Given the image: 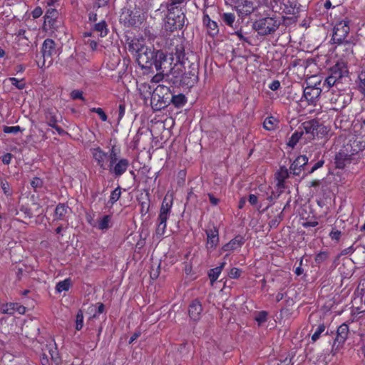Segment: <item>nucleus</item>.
<instances>
[{
  "instance_id": "1",
  "label": "nucleus",
  "mask_w": 365,
  "mask_h": 365,
  "mask_svg": "<svg viewBox=\"0 0 365 365\" xmlns=\"http://www.w3.org/2000/svg\"><path fill=\"white\" fill-rule=\"evenodd\" d=\"M353 131L354 133H349L347 135L341 134L339 136L338 141L341 142L342 145L334 158L337 169H344L365 155V119L361 122L357 120L353 125Z\"/></svg>"
},
{
  "instance_id": "2",
  "label": "nucleus",
  "mask_w": 365,
  "mask_h": 365,
  "mask_svg": "<svg viewBox=\"0 0 365 365\" xmlns=\"http://www.w3.org/2000/svg\"><path fill=\"white\" fill-rule=\"evenodd\" d=\"M136 48L133 47L137 52V62L138 65L145 69H150L153 66L156 71L161 69L163 61H165L166 56L160 50H155L144 45Z\"/></svg>"
},
{
  "instance_id": "3",
  "label": "nucleus",
  "mask_w": 365,
  "mask_h": 365,
  "mask_svg": "<svg viewBox=\"0 0 365 365\" xmlns=\"http://www.w3.org/2000/svg\"><path fill=\"white\" fill-rule=\"evenodd\" d=\"M284 20V16L277 17L275 15L260 17L254 21L252 28L259 36H268L274 34Z\"/></svg>"
},
{
  "instance_id": "4",
  "label": "nucleus",
  "mask_w": 365,
  "mask_h": 365,
  "mask_svg": "<svg viewBox=\"0 0 365 365\" xmlns=\"http://www.w3.org/2000/svg\"><path fill=\"white\" fill-rule=\"evenodd\" d=\"M172 92L168 86L158 85L153 91L150 97V105L155 110H161L170 104Z\"/></svg>"
},
{
  "instance_id": "5",
  "label": "nucleus",
  "mask_w": 365,
  "mask_h": 365,
  "mask_svg": "<svg viewBox=\"0 0 365 365\" xmlns=\"http://www.w3.org/2000/svg\"><path fill=\"white\" fill-rule=\"evenodd\" d=\"M130 166V161L125 158H118L113 147L109 151L108 171L115 178H120L126 173Z\"/></svg>"
},
{
  "instance_id": "6",
  "label": "nucleus",
  "mask_w": 365,
  "mask_h": 365,
  "mask_svg": "<svg viewBox=\"0 0 365 365\" xmlns=\"http://www.w3.org/2000/svg\"><path fill=\"white\" fill-rule=\"evenodd\" d=\"M170 54L172 60L175 61L176 63L182 65L185 68V65L190 63L187 53L185 51L184 41L180 38H176L171 41L169 47Z\"/></svg>"
},
{
  "instance_id": "7",
  "label": "nucleus",
  "mask_w": 365,
  "mask_h": 365,
  "mask_svg": "<svg viewBox=\"0 0 365 365\" xmlns=\"http://www.w3.org/2000/svg\"><path fill=\"white\" fill-rule=\"evenodd\" d=\"M41 52L42 60H36L38 67L41 68L45 67L47 60H48V63L46 66L48 67L53 63V56L57 53L56 43L51 38H46L41 46Z\"/></svg>"
},
{
  "instance_id": "8",
  "label": "nucleus",
  "mask_w": 365,
  "mask_h": 365,
  "mask_svg": "<svg viewBox=\"0 0 365 365\" xmlns=\"http://www.w3.org/2000/svg\"><path fill=\"white\" fill-rule=\"evenodd\" d=\"M349 24L350 20L346 18L335 24L331 39L333 43L339 45L344 43H349L346 38L350 31Z\"/></svg>"
},
{
  "instance_id": "9",
  "label": "nucleus",
  "mask_w": 365,
  "mask_h": 365,
  "mask_svg": "<svg viewBox=\"0 0 365 365\" xmlns=\"http://www.w3.org/2000/svg\"><path fill=\"white\" fill-rule=\"evenodd\" d=\"M135 9L131 10L129 9H123L120 16V21L125 26H137L143 21L140 10L135 5ZM142 11H143L142 9Z\"/></svg>"
},
{
  "instance_id": "10",
  "label": "nucleus",
  "mask_w": 365,
  "mask_h": 365,
  "mask_svg": "<svg viewBox=\"0 0 365 365\" xmlns=\"http://www.w3.org/2000/svg\"><path fill=\"white\" fill-rule=\"evenodd\" d=\"M270 6L273 12L281 14H295L298 12L296 0H272Z\"/></svg>"
},
{
  "instance_id": "11",
  "label": "nucleus",
  "mask_w": 365,
  "mask_h": 365,
  "mask_svg": "<svg viewBox=\"0 0 365 365\" xmlns=\"http://www.w3.org/2000/svg\"><path fill=\"white\" fill-rule=\"evenodd\" d=\"M58 16V11L56 9H48L43 16L44 21L42 26L43 30L49 34H53L56 31L60 24Z\"/></svg>"
},
{
  "instance_id": "12",
  "label": "nucleus",
  "mask_w": 365,
  "mask_h": 365,
  "mask_svg": "<svg viewBox=\"0 0 365 365\" xmlns=\"http://www.w3.org/2000/svg\"><path fill=\"white\" fill-rule=\"evenodd\" d=\"M8 33L15 38L30 34V30L24 21L19 19H14L8 25Z\"/></svg>"
},
{
  "instance_id": "13",
  "label": "nucleus",
  "mask_w": 365,
  "mask_h": 365,
  "mask_svg": "<svg viewBox=\"0 0 365 365\" xmlns=\"http://www.w3.org/2000/svg\"><path fill=\"white\" fill-rule=\"evenodd\" d=\"M91 153L101 170H108L109 153H106L100 147H96L91 149Z\"/></svg>"
},
{
  "instance_id": "14",
  "label": "nucleus",
  "mask_w": 365,
  "mask_h": 365,
  "mask_svg": "<svg viewBox=\"0 0 365 365\" xmlns=\"http://www.w3.org/2000/svg\"><path fill=\"white\" fill-rule=\"evenodd\" d=\"M189 70L181 76L180 84L187 88L192 87L198 81V68L195 63H190Z\"/></svg>"
},
{
  "instance_id": "15",
  "label": "nucleus",
  "mask_w": 365,
  "mask_h": 365,
  "mask_svg": "<svg viewBox=\"0 0 365 365\" xmlns=\"http://www.w3.org/2000/svg\"><path fill=\"white\" fill-rule=\"evenodd\" d=\"M14 48L18 52V55H23L29 51L31 40L29 34L14 38Z\"/></svg>"
},
{
  "instance_id": "16",
  "label": "nucleus",
  "mask_w": 365,
  "mask_h": 365,
  "mask_svg": "<svg viewBox=\"0 0 365 365\" xmlns=\"http://www.w3.org/2000/svg\"><path fill=\"white\" fill-rule=\"evenodd\" d=\"M322 93V88L317 86V84L307 86L303 91V98L309 105H315Z\"/></svg>"
},
{
  "instance_id": "17",
  "label": "nucleus",
  "mask_w": 365,
  "mask_h": 365,
  "mask_svg": "<svg viewBox=\"0 0 365 365\" xmlns=\"http://www.w3.org/2000/svg\"><path fill=\"white\" fill-rule=\"evenodd\" d=\"M234 7L239 15L242 16H249L256 9V6L252 0H240Z\"/></svg>"
},
{
  "instance_id": "18",
  "label": "nucleus",
  "mask_w": 365,
  "mask_h": 365,
  "mask_svg": "<svg viewBox=\"0 0 365 365\" xmlns=\"http://www.w3.org/2000/svg\"><path fill=\"white\" fill-rule=\"evenodd\" d=\"M205 233L207 235L206 248L208 251H212L217 247L220 242L219 230L213 226L212 228L206 230Z\"/></svg>"
},
{
  "instance_id": "19",
  "label": "nucleus",
  "mask_w": 365,
  "mask_h": 365,
  "mask_svg": "<svg viewBox=\"0 0 365 365\" xmlns=\"http://www.w3.org/2000/svg\"><path fill=\"white\" fill-rule=\"evenodd\" d=\"M168 15L166 16L165 21V29L167 30H170V31H173L180 29L182 25L181 23V15L178 14L175 16L174 11H168Z\"/></svg>"
},
{
  "instance_id": "20",
  "label": "nucleus",
  "mask_w": 365,
  "mask_h": 365,
  "mask_svg": "<svg viewBox=\"0 0 365 365\" xmlns=\"http://www.w3.org/2000/svg\"><path fill=\"white\" fill-rule=\"evenodd\" d=\"M246 239L245 236L237 235L233 239L225 244L221 250L223 252H233L240 249L245 244Z\"/></svg>"
},
{
  "instance_id": "21",
  "label": "nucleus",
  "mask_w": 365,
  "mask_h": 365,
  "mask_svg": "<svg viewBox=\"0 0 365 365\" xmlns=\"http://www.w3.org/2000/svg\"><path fill=\"white\" fill-rule=\"evenodd\" d=\"M202 23L206 29L207 35L214 38L219 34V27L216 21L212 20L207 14L204 13Z\"/></svg>"
},
{
  "instance_id": "22",
  "label": "nucleus",
  "mask_w": 365,
  "mask_h": 365,
  "mask_svg": "<svg viewBox=\"0 0 365 365\" xmlns=\"http://www.w3.org/2000/svg\"><path fill=\"white\" fill-rule=\"evenodd\" d=\"M309 159L305 155H299L291 164L289 170L293 175H299L303 168L308 163Z\"/></svg>"
},
{
  "instance_id": "23",
  "label": "nucleus",
  "mask_w": 365,
  "mask_h": 365,
  "mask_svg": "<svg viewBox=\"0 0 365 365\" xmlns=\"http://www.w3.org/2000/svg\"><path fill=\"white\" fill-rule=\"evenodd\" d=\"M290 171L284 165H282L274 174V178L277 180V187L278 189L285 188L286 180L289 177Z\"/></svg>"
},
{
  "instance_id": "24",
  "label": "nucleus",
  "mask_w": 365,
  "mask_h": 365,
  "mask_svg": "<svg viewBox=\"0 0 365 365\" xmlns=\"http://www.w3.org/2000/svg\"><path fill=\"white\" fill-rule=\"evenodd\" d=\"M1 310L2 313L10 315H12L16 312H18L20 314H24L26 312V307L19 305L17 303L10 302L2 304L1 307Z\"/></svg>"
},
{
  "instance_id": "25",
  "label": "nucleus",
  "mask_w": 365,
  "mask_h": 365,
  "mask_svg": "<svg viewBox=\"0 0 365 365\" xmlns=\"http://www.w3.org/2000/svg\"><path fill=\"white\" fill-rule=\"evenodd\" d=\"M318 127V121L315 119L305 121L302 124V128H299V130H303V133L310 135L312 138H315V134H317L316 131Z\"/></svg>"
},
{
  "instance_id": "26",
  "label": "nucleus",
  "mask_w": 365,
  "mask_h": 365,
  "mask_svg": "<svg viewBox=\"0 0 365 365\" xmlns=\"http://www.w3.org/2000/svg\"><path fill=\"white\" fill-rule=\"evenodd\" d=\"M69 209L66 204L58 203L54 211L53 220L56 221L64 220Z\"/></svg>"
},
{
  "instance_id": "27",
  "label": "nucleus",
  "mask_w": 365,
  "mask_h": 365,
  "mask_svg": "<svg viewBox=\"0 0 365 365\" xmlns=\"http://www.w3.org/2000/svg\"><path fill=\"white\" fill-rule=\"evenodd\" d=\"M202 309L200 302L195 299L192 302L189 306V315L193 320H197L200 317Z\"/></svg>"
},
{
  "instance_id": "28",
  "label": "nucleus",
  "mask_w": 365,
  "mask_h": 365,
  "mask_svg": "<svg viewBox=\"0 0 365 365\" xmlns=\"http://www.w3.org/2000/svg\"><path fill=\"white\" fill-rule=\"evenodd\" d=\"M347 72L348 71L345 66H343L339 63H336L330 68L329 73L340 81Z\"/></svg>"
},
{
  "instance_id": "29",
  "label": "nucleus",
  "mask_w": 365,
  "mask_h": 365,
  "mask_svg": "<svg viewBox=\"0 0 365 365\" xmlns=\"http://www.w3.org/2000/svg\"><path fill=\"white\" fill-rule=\"evenodd\" d=\"M349 334V327L346 324H343L339 327L336 332V336L334 341V344L338 343V344H342L346 339L347 338Z\"/></svg>"
},
{
  "instance_id": "30",
  "label": "nucleus",
  "mask_w": 365,
  "mask_h": 365,
  "mask_svg": "<svg viewBox=\"0 0 365 365\" xmlns=\"http://www.w3.org/2000/svg\"><path fill=\"white\" fill-rule=\"evenodd\" d=\"M226 262L223 261L220 263L218 266L215 268L210 269L208 271V277L211 284H213L219 278L222 271L226 265Z\"/></svg>"
},
{
  "instance_id": "31",
  "label": "nucleus",
  "mask_w": 365,
  "mask_h": 365,
  "mask_svg": "<svg viewBox=\"0 0 365 365\" xmlns=\"http://www.w3.org/2000/svg\"><path fill=\"white\" fill-rule=\"evenodd\" d=\"M167 221L168 219L158 217L157 227L155 232L157 239H161L165 235L167 228Z\"/></svg>"
},
{
  "instance_id": "32",
  "label": "nucleus",
  "mask_w": 365,
  "mask_h": 365,
  "mask_svg": "<svg viewBox=\"0 0 365 365\" xmlns=\"http://www.w3.org/2000/svg\"><path fill=\"white\" fill-rule=\"evenodd\" d=\"M279 120L272 116L267 117L263 122V128L267 131H272L278 128Z\"/></svg>"
},
{
  "instance_id": "33",
  "label": "nucleus",
  "mask_w": 365,
  "mask_h": 365,
  "mask_svg": "<svg viewBox=\"0 0 365 365\" xmlns=\"http://www.w3.org/2000/svg\"><path fill=\"white\" fill-rule=\"evenodd\" d=\"M335 127L344 131H346L351 125V123L348 120L346 115L338 117L334 122Z\"/></svg>"
},
{
  "instance_id": "34",
  "label": "nucleus",
  "mask_w": 365,
  "mask_h": 365,
  "mask_svg": "<svg viewBox=\"0 0 365 365\" xmlns=\"http://www.w3.org/2000/svg\"><path fill=\"white\" fill-rule=\"evenodd\" d=\"M187 103V98L182 93L174 95L172 93L170 96V103H172L175 108H180L183 107Z\"/></svg>"
},
{
  "instance_id": "35",
  "label": "nucleus",
  "mask_w": 365,
  "mask_h": 365,
  "mask_svg": "<svg viewBox=\"0 0 365 365\" xmlns=\"http://www.w3.org/2000/svg\"><path fill=\"white\" fill-rule=\"evenodd\" d=\"M44 115L46 120V123L49 127L53 126L54 124L58 123L56 113L53 108H48L45 109Z\"/></svg>"
},
{
  "instance_id": "36",
  "label": "nucleus",
  "mask_w": 365,
  "mask_h": 365,
  "mask_svg": "<svg viewBox=\"0 0 365 365\" xmlns=\"http://www.w3.org/2000/svg\"><path fill=\"white\" fill-rule=\"evenodd\" d=\"M112 216L110 215H106L103 216V217L98 220V228L100 230H106L109 227H110Z\"/></svg>"
},
{
  "instance_id": "37",
  "label": "nucleus",
  "mask_w": 365,
  "mask_h": 365,
  "mask_svg": "<svg viewBox=\"0 0 365 365\" xmlns=\"http://www.w3.org/2000/svg\"><path fill=\"white\" fill-rule=\"evenodd\" d=\"M303 135V130H296L294 131L291 137L289 138L287 142V145L290 148H294L297 143L299 141L300 138Z\"/></svg>"
},
{
  "instance_id": "38",
  "label": "nucleus",
  "mask_w": 365,
  "mask_h": 365,
  "mask_svg": "<svg viewBox=\"0 0 365 365\" xmlns=\"http://www.w3.org/2000/svg\"><path fill=\"white\" fill-rule=\"evenodd\" d=\"M94 30L100 33L101 37H105L108 33V26L104 20L94 25Z\"/></svg>"
},
{
  "instance_id": "39",
  "label": "nucleus",
  "mask_w": 365,
  "mask_h": 365,
  "mask_svg": "<svg viewBox=\"0 0 365 365\" xmlns=\"http://www.w3.org/2000/svg\"><path fill=\"white\" fill-rule=\"evenodd\" d=\"M150 201L149 198V195L147 193L145 195V197L144 200L140 201V214L143 216L145 215L147 213H148L150 210Z\"/></svg>"
},
{
  "instance_id": "40",
  "label": "nucleus",
  "mask_w": 365,
  "mask_h": 365,
  "mask_svg": "<svg viewBox=\"0 0 365 365\" xmlns=\"http://www.w3.org/2000/svg\"><path fill=\"white\" fill-rule=\"evenodd\" d=\"M356 84L359 91L365 96V71L359 73Z\"/></svg>"
},
{
  "instance_id": "41",
  "label": "nucleus",
  "mask_w": 365,
  "mask_h": 365,
  "mask_svg": "<svg viewBox=\"0 0 365 365\" xmlns=\"http://www.w3.org/2000/svg\"><path fill=\"white\" fill-rule=\"evenodd\" d=\"M71 281L69 278L58 282L56 286V293H61L63 291H68L71 287Z\"/></svg>"
},
{
  "instance_id": "42",
  "label": "nucleus",
  "mask_w": 365,
  "mask_h": 365,
  "mask_svg": "<svg viewBox=\"0 0 365 365\" xmlns=\"http://www.w3.org/2000/svg\"><path fill=\"white\" fill-rule=\"evenodd\" d=\"M154 0H135V6L143 10L148 11L153 6Z\"/></svg>"
},
{
  "instance_id": "43",
  "label": "nucleus",
  "mask_w": 365,
  "mask_h": 365,
  "mask_svg": "<svg viewBox=\"0 0 365 365\" xmlns=\"http://www.w3.org/2000/svg\"><path fill=\"white\" fill-rule=\"evenodd\" d=\"M120 196L121 188L120 186H118L111 192L108 203H110L111 205H113L120 199Z\"/></svg>"
},
{
  "instance_id": "44",
  "label": "nucleus",
  "mask_w": 365,
  "mask_h": 365,
  "mask_svg": "<svg viewBox=\"0 0 365 365\" xmlns=\"http://www.w3.org/2000/svg\"><path fill=\"white\" fill-rule=\"evenodd\" d=\"M286 208V206L277 214L273 219L269 222V225L271 228H276L281 221L283 220V211Z\"/></svg>"
},
{
  "instance_id": "45",
  "label": "nucleus",
  "mask_w": 365,
  "mask_h": 365,
  "mask_svg": "<svg viewBox=\"0 0 365 365\" xmlns=\"http://www.w3.org/2000/svg\"><path fill=\"white\" fill-rule=\"evenodd\" d=\"M338 82L339 81L329 73L328 76L326 78L323 83V88L324 89L327 88L328 90H329Z\"/></svg>"
},
{
  "instance_id": "46",
  "label": "nucleus",
  "mask_w": 365,
  "mask_h": 365,
  "mask_svg": "<svg viewBox=\"0 0 365 365\" xmlns=\"http://www.w3.org/2000/svg\"><path fill=\"white\" fill-rule=\"evenodd\" d=\"M9 81L11 82L12 86H15L19 90H23L26 87L24 78L19 80L16 78L10 77L9 78Z\"/></svg>"
},
{
  "instance_id": "47",
  "label": "nucleus",
  "mask_w": 365,
  "mask_h": 365,
  "mask_svg": "<svg viewBox=\"0 0 365 365\" xmlns=\"http://www.w3.org/2000/svg\"><path fill=\"white\" fill-rule=\"evenodd\" d=\"M329 257V252L327 251H321L317 253L314 257L315 262L320 265L324 262Z\"/></svg>"
},
{
  "instance_id": "48",
  "label": "nucleus",
  "mask_w": 365,
  "mask_h": 365,
  "mask_svg": "<svg viewBox=\"0 0 365 365\" xmlns=\"http://www.w3.org/2000/svg\"><path fill=\"white\" fill-rule=\"evenodd\" d=\"M46 349L48 351V353H49L51 359L56 364H59L61 360H60L59 355H58V353L57 351L56 347H53V346L48 347L47 346H46Z\"/></svg>"
},
{
  "instance_id": "49",
  "label": "nucleus",
  "mask_w": 365,
  "mask_h": 365,
  "mask_svg": "<svg viewBox=\"0 0 365 365\" xmlns=\"http://www.w3.org/2000/svg\"><path fill=\"white\" fill-rule=\"evenodd\" d=\"M222 19L226 25L232 26L235 20V16L232 13H224L222 16Z\"/></svg>"
},
{
  "instance_id": "50",
  "label": "nucleus",
  "mask_w": 365,
  "mask_h": 365,
  "mask_svg": "<svg viewBox=\"0 0 365 365\" xmlns=\"http://www.w3.org/2000/svg\"><path fill=\"white\" fill-rule=\"evenodd\" d=\"M255 319L257 322L258 325L261 326L267 319V312L265 311L257 312L255 316Z\"/></svg>"
},
{
  "instance_id": "51",
  "label": "nucleus",
  "mask_w": 365,
  "mask_h": 365,
  "mask_svg": "<svg viewBox=\"0 0 365 365\" xmlns=\"http://www.w3.org/2000/svg\"><path fill=\"white\" fill-rule=\"evenodd\" d=\"M242 273V270L238 267H232L230 269L227 273V276L230 279H239Z\"/></svg>"
},
{
  "instance_id": "52",
  "label": "nucleus",
  "mask_w": 365,
  "mask_h": 365,
  "mask_svg": "<svg viewBox=\"0 0 365 365\" xmlns=\"http://www.w3.org/2000/svg\"><path fill=\"white\" fill-rule=\"evenodd\" d=\"M326 326L324 324H319L315 329L314 332L312 336V340L316 341L321 336V334L325 331Z\"/></svg>"
},
{
  "instance_id": "53",
  "label": "nucleus",
  "mask_w": 365,
  "mask_h": 365,
  "mask_svg": "<svg viewBox=\"0 0 365 365\" xmlns=\"http://www.w3.org/2000/svg\"><path fill=\"white\" fill-rule=\"evenodd\" d=\"M83 327V314L82 310H79L76 317V329L79 331Z\"/></svg>"
},
{
  "instance_id": "54",
  "label": "nucleus",
  "mask_w": 365,
  "mask_h": 365,
  "mask_svg": "<svg viewBox=\"0 0 365 365\" xmlns=\"http://www.w3.org/2000/svg\"><path fill=\"white\" fill-rule=\"evenodd\" d=\"M90 111L91 113H96L98 115L100 119L103 121V122H106L108 120V116L106 115V113L104 112L103 109L101 108H91L90 109Z\"/></svg>"
},
{
  "instance_id": "55",
  "label": "nucleus",
  "mask_w": 365,
  "mask_h": 365,
  "mask_svg": "<svg viewBox=\"0 0 365 365\" xmlns=\"http://www.w3.org/2000/svg\"><path fill=\"white\" fill-rule=\"evenodd\" d=\"M1 187L5 195H6L7 197H11L12 195V191L10 188L9 183L6 180H1Z\"/></svg>"
},
{
  "instance_id": "56",
  "label": "nucleus",
  "mask_w": 365,
  "mask_h": 365,
  "mask_svg": "<svg viewBox=\"0 0 365 365\" xmlns=\"http://www.w3.org/2000/svg\"><path fill=\"white\" fill-rule=\"evenodd\" d=\"M355 294L356 297H365V279L360 280Z\"/></svg>"
},
{
  "instance_id": "57",
  "label": "nucleus",
  "mask_w": 365,
  "mask_h": 365,
  "mask_svg": "<svg viewBox=\"0 0 365 365\" xmlns=\"http://www.w3.org/2000/svg\"><path fill=\"white\" fill-rule=\"evenodd\" d=\"M24 130V128H21L19 125L15 126H4L3 128V131L5 133H16L18 132H23Z\"/></svg>"
},
{
  "instance_id": "58",
  "label": "nucleus",
  "mask_w": 365,
  "mask_h": 365,
  "mask_svg": "<svg viewBox=\"0 0 365 365\" xmlns=\"http://www.w3.org/2000/svg\"><path fill=\"white\" fill-rule=\"evenodd\" d=\"M186 0H172L170 4L168 6V11H175L180 12L181 11L180 9L178 6V5H180L184 3Z\"/></svg>"
},
{
  "instance_id": "59",
  "label": "nucleus",
  "mask_w": 365,
  "mask_h": 365,
  "mask_svg": "<svg viewBox=\"0 0 365 365\" xmlns=\"http://www.w3.org/2000/svg\"><path fill=\"white\" fill-rule=\"evenodd\" d=\"M316 131L317 132V134H315V137H317L318 138H323V136L327 133L328 130L325 125H324L323 124H320L318 122V127H317V130Z\"/></svg>"
},
{
  "instance_id": "60",
  "label": "nucleus",
  "mask_w": 365,
  "mask_h": 365,
  "mask_svg": "<svg viewBox=\"0 0 365 365\" xmlns=\"http://www.w3.org/2000/svg\"><path fill=\"white\" fill-rule=\"evenodd\" d=\"M20 212L24 214V217L25 218L30 219L34 216L31 209L28 205H21L20 207Z\"/></svg>"
},
{
  "instance_id": "61",
  "label": "nucleus",
  "mask_w": 365,
  "mask_h": 365,
  "mask_svg": "<svg viewBox=\"0 0 365 365\" xmlns=\"http://www.w3.org/2000/svg\"><path fill=\"white\" fill-rule=\"evenodd\" d=\"M71 97L73 100L78 99V100H81L83 101H85V98L83 97V91H81L80 90L72 91L71 93Z\"/></svg>"
},
{
  "instance_id": "62",
  "label": "nucleus",
  "mask_w": 365,
  "mask_h": 365,
  "mask_svg": "<svg viewBox=\"0 0 365 365\" xmlns=\"http://www.w3.org/2000/svg\"><path fill=\"white\" fill-rule=\"evenodd\" d=\"M341 236V232L338 230L333 229L330 233L329 237L332 240L339 241Z\"/></svg>"
},
{
  "instance_id": "63",
  "label": "nucleus",
  "mask_w": 365,
  "mask_h": 365,
  "mask_svg": "<svg viewBox=\"0 0 365 365\" xmlns=\"http://www.w3.org/2000/svg\"><path fill=\"white\" fill-rule=\"evenodd\" d=\"M233 34L236 35L241 41L246 42V43H248L249 44H250V42L248 38L245 37L243 35L242 29L235 31V33Z\"/></svg>"
},
{
  "instance_id": "64",
  "label": "nucleus",
  "mask_w": 365,
  "mask_h": 365,
  "mask_svg": "<svg viewBox=\"0 0 365 365\" xmlns=\"http://www.w3.org/2000/svg\"><path fill=\"white\" fill-rule=\"evenodd\" d=\"M171 210L160 207L158 217L168 219L170 215Z\"/></svg>"
}]
</instances>
